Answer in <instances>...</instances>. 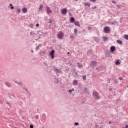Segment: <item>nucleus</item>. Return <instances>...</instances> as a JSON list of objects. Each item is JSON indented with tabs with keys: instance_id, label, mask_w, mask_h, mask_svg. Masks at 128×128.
I'll use <instances>...</instances> for the list:
<instances>
[{
	"instance_id": "obj_1",
	"label": "nucleus",
	"mask_w": 128,
	"mask_h": 128,
	"mask_svg": "<svg viewBox=\"0 0 128 128\" xmlns=\"http://www.w3.org/2000/svg\"><path fill=\"white\" fill-rule=\"evenodd\" d=\"M104 34H110V29L108 26H106L104 28Z\"/></svg>"
},
{
	"instance_id": "obj_2",
	"label": "nucleus",
	"mask_w": 128,
	"mask_h": 128,
	"mask_svg": "<svg viewBox=\"0 0 128 128\" xmlns=\"http://www.w3.org/2000/svg\"><path fill=\"white\" fill-rule=\"evenodd\" d=\"M93 96H95V98H98V100H100V96H98V92L94 91L93 92Z\"/></svg>"
},
{
	"instance_id": "obj_3",
	"label": "nucleus",
	"mask_w": 128,
	"mask_h": 128,
	"mask_svg": "<svg viewBox=\"0 0 128 128\" xmlns=\"http://www.w3.org/2000/svg\"><path fill=\"white\" fill-rule=\"evenodd\" d=\"M46 12L47 14H52V10H50L49 6H46Z\"/></svg>"
},
{
	"instance_id": "obj_4",
	"label": "nucleus",
	"mask_w": 128,
	"mask_h": 128,
	"mask_svg": "<svg viewBox=\"0 0 128 128\" xmlns=\"http://www.w3.org/2000/svg\"><path fill=\"white\" fill-rule=\"evenodd\" d=\"M61 12L62 14H66L67 12H68V9H66V8H63L61 10Z\"/></svg>"
},
{
	"instance_id": "obj_5",
	"label": "nucleus",
	"mask_w": 128,
	"mask_h": 128,
	"mask_svg": "<svg viewBox=\"0 0 128 128\" xmlns=\"http://www.w3.org/2000/svg\"><path fill=\"white\" fill-rule=\"evenodd\" d=\"M58 38H64V34L62 32H60L57 34Z\"/></svg>"
},
{
	"instance_id": "obj_6",
	"label": "nucleus",
	"mask_w": 128,
	"mask_h": 128,
	"mask_svg": "<svg viewBox=\"0 0 128 128\" xmlns=\"http://www.w3.org/2000/svg\"><path fill=\"white\" fill-rule=\"evenodd\" d=\"M96 64H97L96 62V61H92L90 63V66H96Z\"/></svg>"
},
{
	"instance_id": "obj_7",
	"label": "nucleus",
	"mask_w": 128,
	"mask_h": 128,
	"mask_svg": "<svg viewBox=\"0 0 128 128\" xmlns=\"http://www.w3.org/2000/svg\"><path fill=\"white\" fill-rule=\"evenodd\" d=\"M54 50H52L50 54V56L52 59H54Z\"/></svg>"
},
{
	"instance_id": "obj_8",
	"label": "nucleus",
	"mask_w": 128,
	"mask_h": 128,
	"mask_svg": "<svg viewBox=\"0 0 128 128\" xmlns=\"http://www.w3.org/2000/svg\"><path fill=\"white\" fill-rule=\"evenodd\" d=\"M22 12L24 14H26V12H28V8H24L22 9Z\"/></svg>"
},
{
	"instance_id": "obj_9",
	"label": "nucleus",
	"mask_w": 128,
	"mask_h": 128,
	"mask_svg": "<svg viewBox=\"0 0 128 128\" xmlns=\"http://www.w3.org/2000/svg\"><path fill=\"white\" fill-rule=\"evenodd\" d=\"M111 52H114V50H116V47L114 46H112L110 48Z\"/></svg>"
},
{
	"instance_id": "obj_10",
	"label": "nucleus",
	"mask_w": 128,
	"mask_h": 128,
	"mask_svg": "<svg viewBox=\"0 0 128 128\" xmlns=\"http://www.w3.org/2000/svg\"><path fill=\"white\" fill-rule=\"evenodd\" d=\"M74 86H78V80H74L73 82Z\"/></svg>"
},
{
	"instance_id": "obj_11",
	"label": "nucleus",
	"mask_w": 128,
	"mask_h": 128,
	"mask_svg": "<svg viewBox=\"0 0 128 128\" xmlns=\"http://www.w3.org/2000/svg\"><path fill=\"white\" fill-rule=\"evenodd\" d=\"M75 26H80V22L78 21H76L74 22Z\"/></svg>"
},
{
	"instance_id": "obj_12",
	"label": "nucleus",
	"mask_w": 128,
	"mask_h": 128,
	"mask_svg": "<svg viewBox=\"0 0 128 128\" xmlns=\"http://www.w3.org/2000/svg\"><path fill=\"white\" fill-rule=\"evenodd\" d=\"M117 43L119 44H122V41L120 40H117Z\"/></svg>"
},
{
	"instance_id": "obj_13",
	"label": "nucleus",
	"mask_w": 128,
	"mask_h": 128,
	"mask_svg": "<svg viewBox=\"0 0 128 128\" xmlns=\"http://www.w3.org/2000/svg\"><path fill=\"white\" fill-rule=\"evenodd\" d=\"M74 32L76 36H78V30L76 28H74Z\"/></svg>"
},
{
	"instance_id": "obj_14",
	"label": "nucleus",
	"mask_w": 128,
	"mask_h": 128,
	"mask_svg": "<svg viewBox=\"0 0 128 128\" xmlns=\"http://www.w3.org/2000/svg\"><path fill=\"white\" fill-rule=\"evenodd\" d=\"M78 66L79 68H82V65L80 63H77Z\"/></svg>"
},
{
	"instance_id": "obj_15",
	"label": "nucleus",
	"mask_w": 128,
	"mask_h": 128,
	"mask_svg": "<svg viewBox=\"0 0 128 128\" xmlns=\"http://www.w3.org/2000/svg\"><path fill=\"white\" fill-rule=\"evenodd\" d=\"M82 78L83 80H86V76L85 75L82 76Z\"/></svg>"
},
{
	"instance_id": "obj_16",
	"label": "nucleus",
	"mask_w": 128,
	"mask_h": 128,
	"mask_svg": "<svg viewBox=\"0 0 128 128\" xmlns=\"http://www.w3.org/2000/svg\"><path fill=\"white\" fill-rule=\"evenodd\" d=\"M71 22H76V20H74V18H71Z\"/></svg>"
},
{
	"instance_id": "obj_17",
	"label": "nucleus",
	"mask_w": 128,
	"mask_h": 128,
	"mask_svg": "<svg viewBox=\"0 0 128 128\" xmlns=\"http://www.w3.org/2000/svg\"><path fill=\"white\" fill-rule=\"evenodd\" d=\"M6 86H8V88H10V83L8 82H6Z\"/></svg>"
},
{
	"instance_id": "obj_18",
	"label": "nucleus",
	"mask_w": 128,
	"mask_h": 128,
	"mask_svg": "<svg viewBox=\"0 0 128 128\" xmlns=\"http://www.w3.org/2000/svg\"><path fill=\"white\" fill-rule=\"evenodd\" d=\"M116 64L117 66H118V64H120V61L118 60L116 62Z\"/></svg>"
},
{
	"instance_id": "obj_19",
	"label": "nucleus",
	"mask_w": 128,
	"mask_h": 128,
	"mask_svg": "<svg viewBox=\"0 0 128 128\" xmlns=\"http://www.w3.org/2000/svg\"><path fill=\"white\" fill-rule=\"evenodd\" d=\"M84 5L86 6H88L89 8L90 6V4H88V3H84Z\"/></svg>"
},
{
	"instance_id": "obj_20",
	"label": "nucleus",
	"mask_w": 128,
	"mask_h": 128,
	"mask_svg": "<svg viewBox=\"0 0 128 128\" xmlns=\"http://www.w3.org/2000/svg\"><path fill=\"white\" fill-rule=\"evenodd\" d=\"M124 38H125V40H128V35H124Z\"/></svg>"
},
{
	"instance_id": "obj_21",
	"label": "nucleus",
	"mask_w": 128,
	"mask_h": 128,
	"mask_svg": "<svg viewBox=\"0 0 128 128\" xmlns=\"http://www.w3.org/2000/svg\"><path fill=\"white\" fill-rule=\"evenodd\" d=\"M103 40L104 42H106V40H108V38L106 36L103 38Z\"/></svg>"
},
{
	"instance_id": "obj_22",
	"label": "nucleus",
	"mask_w": 128,
	"mask_h": 128,
	"mask_svg": "<svg viewBox=\"0 0 128 128\" xmlns=\"http://www.w3.org/2000/svg\"><path fill=\"white\" fill-rule=\"evenodd\" d=\"M44 8V6L42 5H40L39 8V10H42V8Z\"/></svg>"
},
{
	"instance_id": "obj_23",
	"label": "nucleus",
	"mask_w": 128,
	"mask_h": 128,
	"mask_svg": "<svg viewBox=\"0 0 128 128\" xmlns=\"http://www.w3.org/2000/svg\"><path fill=\"white\" fill-rule=\"evenodd\" d=\"M112 4H116V2L114 0H112Z\"/></svg>"
},
{
	"instance_id": "obj_24",
	"label": "nucleus",
	"mask_w": 128,
	"mask_h": 128,
	"mask_svg": "<svg viewBox=\"0 0 128 128\" xmlns=\"http://www.w3.org/2000/svg\"><path fill=\"white\" fill-rule=\"evenodd\" d=\"M17 12H18V13L20 12V8H18L17 10Z\"/></svg>"
},
{
	"instance_id": "obj_25",
	"label": "nucleus",
	"mask_w": 128,
	"mask_h": 128,
	"mask_svg": "<svg viewBox=\"0 0 128 128\" xmlns=\"http://www.w3.org/2000/svg\"><path fill=\"white\" fill-rule=\"evenodd\" d=\"M118 78L119 80H124V78H122V77H119Z\"/></svg>"
},
{
	"instance_id": "obj_26",
	"label": "nucleus",
	"mask_w": 128,
	"mask_h": 128,
	"mask_svg": "<svg viewBox=\"0 0 128 128\" xmlns=\"http://www.w3.org/2000/svg\"><path fill=\"white\" fill-rule=\"evenodd\" d=\"M74 125L75 126H78V122H75Z\"/></svg>"
},
{
	"instance_id": "obj_27",
	"label": "nucleus",
	"mask_w": 128,
	"mask_h": 128,
	"mask_svg": "<svg viewBox=\"0 0 128 128\" xmlns=\"http://www.w3.org/2000/svg\"><path fill=\"white\" fill-rule=\"evenodd\" d=\"M88 30H92V28L90 26H88Z\"/></svg>"
},
{
	"instance_id": "obj_28",
	"label": "nucleus",
	"mask_w": 128,
	"mask_h": 128,
	"mask_svg": "<svg viewBox=\"0 0 128 128\" xmlns=\"http://www.w3.org/2000/svg\"><path fill=\"white\" fill-rule=\"evenodd\" d=\"M36 26L37 28H38V26H40V24H36Z\"/></svg>"
},
{
	"instance_id": "obj_29",
	"label": "nucleus",
	"mask_w": 128,
	"mask_h": 128,
	"mask_svg": "<svg viewBox=\"0 0 128 128\" xmlns=\"http://www.w3.org/2000/svg\"><path fill=\"white\" fill-rule=\"evenodd\" d=\"M30 128H34V126L33 125H30Z\"/></svg>"
},
{
	"instance_id": "obj_30",
	"label": "nucleus",
	"mask_w": 128,
	"mask_h": 128,
	"mask_svg": "<svg viewBox=\"0 0 128 128\" xmlns=\"http://www.w3.org/2000/svg\"><path fill=\"white\" fill-rule=\"evenodd\" d=\"M68 92H72V90H68Z\"/></svg>"
},
{
	"instance_id": "obj_31",
	"label": "nucleus",
	"mask_w": 128,
	"mask_h": 128,
	"mask_svg": "<svg viewBox=\"0 0 128 128\" xmlns=\"http://www.w3.org/2000/svg\"><path fill=\"white\" fill-rule=\"evenodd\" d=\"M96 0H90V2H94Z\"/></svg>"
},
{
	"instance_id": "obj_32",
	"label": "nucleus",
	"mask_w": 128,
	"mask_h": 128,
	"mask_svg": "<svg viewBox=\"0 0 128 128\" xmlns=\"http://www.w3.org/2000/svg\"><path fill=\"white\" fill-rule=\"evenodd\" d=\"M11 8H12V10H14V7L13 6H11Z\"/></svg>"
},
{
	"instance_id": "obj_33",
	"label": "nucleus",
	"mask_w": 128,
	"mask_h": 128,
	"mask_svg": "<svg viewBox=\"0 0 128 128\" xmlns=\"http://www.w3.org/2000/svg\"><path fill=\"white\" fill-rule=\"evenodd\" d=\"M10 6H12V4H10Z\"/></svg>"
},
{
	"instance_id": "obj_34",
	"label": "nucleus",
	"mask_w": 128,
	"mask_h": 128,
	"mask_svg": "<svg viewBox=\"0 0 128 128\" xmlns=\"http://www.w3.org/2000/svg\"><path fill=\"white\" fill-rule=\"evenodd\" d=\"M125 128H128V125H126Z\"/></svg>"
},
{
	"instance_id": "obj_35",
	"label": "nucleus",
	"mask_w": 128,
	"mask_h": 128,
	"mask_svg": "<svg viewBox=\"0 0 128 128\" xmlns=\"http://www.w3.org/2000/svg\"><path fill=\"white\" fill-rule=\"evenodd\" d=\"M72 92H74V88H72Z\"/></svg>"
},
{
	"instance_id": "obj_36",
	"label": "nucleus",
	"mask_w": 128,
	"mask_h": 128,
	"mask_svg": "<svg viewBox=\"0 0 128 128\" xmlns=\"http://www.w3.org/2000/svg\"><path fill=\"white\" fill-rule=\"evenodd\" d=\"M68 54H70V52H67Z\"/></svg>"
},
{
	"instance_id": "obj_37",
	"label": "nucleus",
	"mask_w": 128,
	"mask_h": 128,
	"mask_svg": "<svg viewBox=\"0 0 128 128\" xmlns=\"http://www.w3.org/2000/svg\"><path fill=\"white\" fill-rule=\"evenodd\" d=\"M109 124H112V122H109Z\"/></svg>"
},
{
	"instance_id": "obj_38",
	"label": "nucleus",
	"mask_w": 128,
	"mask_h": 128,
	"mask_svg": "<svg viewBox=\"0 0 128 128\" xmlns=\"http://www.w3.org/2000/svg\"><path fill=\"white\" fill-rule=\"evenodd\" d=\"M50 24H52V20H50Z\"/></svg>"
},
{
	"instance_id": "obj_39",
	"label": "nucleus",
	"mask_w": 128,
	"mask_h": 128,
	"mask_svg": "<svg viewBox=\"0 0 128 128\" xmlns=\"http://www.w3.org/2000/svg\"><path fill=\"white\" fill-rule=\"evenodd\" d=\"M32 52H34V50H32Z\"/></svg>"
},
{
	"instance_id": "obj_40",
	"label": "nucleus",
	"mask_w": 128,
	"mask_h": 128,
	"mask_svg": "<svg viewBox=\"0 0 128 128\" xmlns=\"http://www.w3.org/2000/svg\"><path fill=\"white\" fill-rule=\"evenodd\" d=\"M30 34L32 35V32H30Z\"/></svg>"
},
{
	"instance_id": "obj_41",
	"label": "nucleus",
	"mask_w": 128,
	"mask_h": 128,
	"mask_svg": "<svg viewBox=\"0 0 128 128\" xmlns=\"http://www.w3.org/2000/svg\"><path fill=\"white\" fill-rule=\"evenodd\" d=\"M96 8V6H95L94 8Z\"/></svg>"
},
{
	"instance_id": "obj_42",
	"label": "nucleus",
	"mask_w": 128,
	"mask_h": 128,
	"mask_svg": "<svg viewBox=\"0 0 128 128\" xmlns=\"http://www.w3.org/2000/svg\"><path fill=\"white\" fill-rule=\"evenodd\" d=\"M127 88H128V86H127Z\"/></svg>"
}]
</instances>
